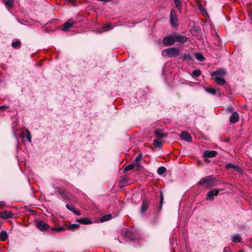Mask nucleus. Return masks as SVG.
Here are the masks:
<instances>
[{
    "label": "nucleus",
    "mask_w": 252,
    "mask_h": 252,
    "mask_svg": "<svg viewBox=\"0 0 252 252\" xmlns=\"http://www.w3.org/2000/svg\"><path fill=\"white\" fill-rule=\"evenodd\" d=\"M217 181V180L212 176H208L201 179L197 184L203 186L205 188H209L216 186Z\"/></svg>",
    "instance_id": "f257e3e1"
},
{
    "label": "nucleus",
    "mask_w": 252,
    "mask_h": 252,
    "mask_svg": "<svg viewBox=\"0 0 252 252\" xmlns=\"http://www.w3.org/2000/svg\"><path fill=\"white\" fill-rule=\"evenodd\" d=\"M180 54V51L175 47L168 48L164 49L162 52V55L163 57L168 56L169 58L176 57Z\"/></svg>",
    "instance_id": "f03ea898"
},
{
    "label": "nucleus",
    "mask_w": 252,
    "mask_h": 252,
    "mask_svg": "<svg viewBox=\"0 0 252 252\" xmlns=\"http://www.w3.org/2000/svg\"><path fill=\"white\" fill-rule=\"evenodd\" d=\"M122 235L126 239L130 241L134 240L137 238L135 234L127 228H124L122 230Z\"/></svg>",
    "instance_id": "7ed1b4c3"
},
{
    "label": "nucleus",
    "mask_w": 252,
    "mask_h": 252,
    "mask_svg": "<svg viewBox=\"0 0 252 252\" xmlns=\"http://www.w3.org/2000/svg\"><path fill=\"white\" fill-rule=\"evenodd\" d=\"M170 21L172 27H176L178 25V18L174 9H172L170 14Z\"/></svg>",
    "instance_id": "20e7f679"
},
{
    "label": "nucleus",
    "mask_w": 252,
    "mask_h": 252,
    "mask_svg": "<svg viewBox=\"0 0 252 252\" xmlns=\"http://www.w3.org/2000/svg\"><path fill=\"white\" fill-rule=\"evenodd\" d=\"M163 44L166 46H171L175 43L174 34L165 37L162 40Z\"/></svg>",
    "instance_id": "39448f33"
},
{
    "label": "nucleus",
    "mask_w": 252,
    "mask_h": 252,
    "mask_svg": "<svg viewBox=\"0 0 252 252\" xmlns=\"http://www.w3.org/2000/svg\"><path fill=\"white\" fill-rule=\"evenodd\" d=\"M55 189L56 192L62 196L63 200L68 199V192L66 189H63L60 187L56 188Z\"/></svg>",
    "instance_id": "423d86ee"
},
{
    "label": "nucleus",
    "mask_w": 252,
    "mask_h": 252,
    "mask_svg": "<svg viewBox=\"0 0 252 252\" xmlns=\"http://www.w3.org/2000/svg\"><path fill=\"white\" fill-rule=\"evenodd\" d=\"M174 36L175 42H177L183 44L186 43L188 40L187 37L185 35H180L178 33L174 34Z\"/></svg>",
    "instance_id": "0eeeda50"
},
{
    "label": "nucleus",
    "mask_w": 252,
    "mask_h": 252,
    "mask_svg": "<svg viewBox=\"0 0 252 252\" xmlns=\"http://www.w3.org/2000/svg\"><path fill=\"white\" fill-rule=\"evenodd\" d=\"M76 23V21H73L71 19L68 20L63 25L62 30L63 31H68L69 29L73 27V26Z\"/></svg>",
    "instance_id": "6e6552de"
},
{
    "label": "nucleus",
    "mask_w": 252,
    "mask_h": 252,
    "mask_svg": "<svg viewBox=\"0 0 252 252\" xmlns=\"http://www.w3.org/2000/svg\"><path fill=\"white\" fill-rule=\"evenodd\" d=\"M36 226L41 231H45L49 228V225L43 220H38L37 222Z\"/></svg>",
    "instance_id": "1a4fd4ad"
},
{
    "label": "nucleus",
    "mask_w": 252,
    "mask_h": 252,
    "mask_svg": "<svg viewBox=\"0 0 252 252\" xmlns=\"http://www.w3.org/2000/svg\"><path fill=\"white\" fill-rule=\"evenodd\" d=\"M218 155V153L214 150H205L203 154V158H214Z\"/></svg>",
    "instance_id": "9d476101"
},
{
    "label": "nucleus",
    "mask_w": 252,
    "mask_h": 252,
    "mask_svg": "<svg viewBox=\"0 0 252 252\" xmlns=\"http://www.w3.org/2000/svg\"><path fill=\"white\" fill-rule=\"evenodd\" d=\"M13 216V214L7 211H4L0 213V218L2 219H7L12 218Z\"/></svg>",
    "instance_id": "9b49d317"
},
{
    "label": "nucleus",
    "mask_w": 252,
    "mask_h": 252,
    "mask_svg": "<svg viewBox=\"0 0 252 252\" xmlns=\"http://www.w3.org/2000/svg\"><path fill=\"white\" fill-rule=\"evenodd\" d=\"M181 138L188 142H191L192 141V137L191 135L186 131H183L181 133Z\"/></svg>",
    "instance_id": "f8f14e48"
},
{
    "label": "nucleus",
    "mask_w": 252,
    "mask_h": 252,
    "mask_svg": "<svg viewBox=\"0 0 252 252\" xmlns=\"http://www.w3.org/2000/svg\"><path fill=\"white\" fill-rule=\"evenodd\" d=\"M226 73V70L224 69H219L216 71L212 72L211 74L212 77L219 76H223Z\"/></svg>",
    "instance_id": "ddd939ff"
},
{
    "label": "nucleus",
    "mask_w": 252,
    "mask_h": 252,
    "mask_svg": "<svg viewBox=\"0 0 252 252\" xmlns=\"http://www.w3.org/2000/svg\"><path fill=\"white\" fill-rule=\"evenodd\" d=\"M221 190L220 189H214L211 190L207 193V196L210 200H213L214 199L213 196H217L219 192Z\"/></svg>",
    "instance_id": "4468645a"
},
{
    "label": "nucleus",
    "mask_w": 252,
    "mask_h": 252,
    "mask_svg": "<svg viewBox=\"0 0 252 252\" xmlns=\"http://www.w3.org/2000/svg\"><path fill=\"white\" fill-rule=\"evenodd\" d=\"M149 206V201L147 200H143L140 209L141 214L143 215L144 214V213L148 208Z\"/></svg>",
    "instance_id": "2eb2a0df"
},
{
    "label": "nucleus",
    "mask_w": 252,
    "mask_h": 252,
    "mask_svg": "<svg viewBox=\"0 0 252 252\" xmlns=\"http://www.w3.org/2000/svg\"><path fill=\"white\" fill-rule=\"evenodd\" d=\"M180 59L184 61L190 62L192 60L191 55L189 53H184L181 55Z\"/></svg>",
    "instance_id": "dca6fc26"
},
{
    "label": "nucleus",
    "mask_w": 252,
    "mask_h": 252,
    "mask_svg": "<svg viewBox=\"0 0 252 252\" xmlns=\"http://www.w3.org/2000/svg\"><path fill=\"white\" fill-rule=\"evenodd\" d=\"M155 136L158 139L161 140L162 138L166 136V135L163 132L162 130L157 129L154 131Z\"/></svg>",
    "instance_id": "f3484780"
},
{
    "label": "nucleus",
    "mask_w": 252,
    "mask_h": 252,
    "mask_svg": "<svg viewBox=\"0 0 252 252\" xmlns=\"http://www.w3.org/2000/svg\"><path fill=\"white\" fill-rule=\"evenodd\" d=\"M239 117L238 114L236 112H233L229 118V122L231 124H234L239 120Z\"/></svg>",
    "instance_id": "a211bd4d"
},
{
    "label": "nucleus",
    "mask_w": 252,
    "mask_h": 252,
    "mask_svg": "<svg viewBox=\"0 0 252 252\" xmlns=\"http://www.w3.org/2000/svg\"><path fill=\"white\" fill-rule=\"evenodd\" d=\"M76 221L83 224H89L92 223L90 220L87 218H82L77 219Z\"/></svg>",
    "instance_id": "6ab92c4d"
},
{
    "label": "nucleus",
    "mask_w": 252,
    "mask_h": 252,
    "mask_svg": "<svg viewBox=\"0 0 252 252\" xmlns=\"http://www.w3.org/2000/svg\"><path fill=\"white\" fill-rule=\"evenodd\" d=\"M226 167L227 169H229L231 168H234L236 171L241 172L242 169L238 165H233V164L231 163H229L226 165Z\"/></svg>",
    "instance_id": "aec40b11"
},
{
    "label": "nucleus",
    "mask_w": 252,
    "mask_h": 252,
    "mask_svg": "<svg viewBox=\"0 0 252 252\" xmlns=\"http://www.w3.org/2000/svg\"><path fill=\"white\" fill-rule=\"evenodd\" d=\"M213 79L215 80L216 82L220 85H222L226 83L225 79L221 78L219 76H216Z\"/></svg>",
    "instance_id": "412c9836"
},
{
    "label": "nucleus",
    "mask_w": 252,
    "mask_h": 252,
    "mask_svg": "<svg viewBox=\"0 0 252 252\" xmlns=\"http://www.w3.org/2000/svg\"><path fill=\"white\" fill-rule=\"evenodd\" d=\"M8 239L7 232L5 230H2L0 233V240L5 241Z\"/></svg>",
    "instance_id": "4be33fe9"
},
{
    "label": "nucleus",
    "mask_w": 252,
    "mask_h": 252,
    "mask_svg": "<svg viewBox=\"0 0 252 252\" xmlns=\"http://www.w3.org/2000/svg\"><path fill=\"white\" fill-rule=\"evenodd\" d=\"M162 143V141L159 139H155L153 141V145L156 148H160Z\"/></svg>",
    "instance_id": "5701e85b"
},
{
    "label": "nucleus",
    "mask_w": 252,
    "mask_h": 252,
    "mask_svg": "<svg viewBox=\"0 0 252 252\" xmlns=\"http://www.w3.org/2000/svg\"><path fill=\"white\" fill-rule=\"evenodd\" d=\"M112 219V216L111 214H107L101 217L100 220L101 222L109 220Z\"/></svg>",
    "instance_id": "b1692460"
},
{
    "label": "nucleus",
    "mask_w": 252,
    "mask_h": 252,
    "mask_svg": "<svg viewBox=\"0 0 252 252\" xmlns=\"http://www.w3.org/2000/svg\"><path fill=\"white\" fill-rule=\"evenodd\" d=\"M242 238L241 236L239 234H236L232 237V241L233 242H241Z\"/></svg>",
    "instance_id": "393cba45"
},
{
    "label": "nucleus",
    "mask_w": 252,
    "mask_h": 252,
    "mask_svg": "<svg viewBox=\"0 0 252 252\" xmlns=\"http://www.w3.org/2000/svg\"><path fill=\"white\" fill-rule=\"evenodd\" d=\"M196 59L199 61H203L205 60L204 57L200 53H197L195 55Z\"/></svg>",
    "instance_id": "a878e982"
},
{
    "label": "nucleus",
    "mask_w": 252,
    "mask_h": 252,
    "mask_svg": "<svg viewBox=\"0 0 252 252\" xmlns=\"http://www.w3.org/2000/svg\"><path fill=\"white\" fill-rule=\"evenodd\" d=\"M176 7L179 10L182 9V5L180 0H174Z\"/></svg>",
    "instance_id": "bb28decb"
},
{
    "label": "nucleus",
    "mask_w": 252,
    "mask_h": 252,
    "mask_svg": "<svg viewBox=\"0 0 252 252\" xmlns=\"http://www.w3.org/2000/svg\"><path fill=\"white\" fill-rule=\"evenodd\" d=\"M79 227V225L77 224H72L66 226V228L69 230H74L77 229Z\"/></svg>",
    "instance_id": "cd10ccee"
},
{
    "label": "nucleus",
    "mask_w": 252,
    "mask_h": 252,
    "mask_svg": "<svg viewBox=\"0 0 252 252\" xmlns=\"http://www.w3.org/2000/svg\"><path fill=\"white\" fill-rule=\"evenodd\" d=\"M65 230V228L63 227V226H61V227H52L50 229L51 231H56V232H61V231H64Z\"/></svg>",
    "instance_id": "c85d7f7f"
},
{
    "label": "nucleus",
    "mask_w": 252,
    "mask_h": 252,
    "mask_svg": "<svg viewBox=\"0 0 252 252\" xmlns=\"http://www.w3.org/2000/svg\"><path fill=\"white\" fill-rule=\"evenodd\" d=\"M205 91L209 94H215L217 93L216 90L214 88H205Z\"/></svg>",
    "instance_id": "c756f323"
},
{
    "label": "nucleus",
    "mask_w": 252,
    "mask_h": 252,
    "mask_svg": "<svg viewBox=\"0 0 252 252\" xmlns=\"http://www.w3.org/2000/svg\"><path fill=\"white\" fill-rule=\"evenodd\" d=\"M166 171V169L165 167H164V166H160L158 168L157 172L159 175H162L164 172H165Z\"/></svg>",
    "instance_id": "7c9ffc66"
},
{
    "label": "nucleus",
    "mask_w": 252,
    "mask_h": 252,
    "mask_svg": "<svg viewBox=\"0 0 252 252\" xmlns=\"http://www.w3.org/2000/svg\"><path fill=\"white\" fill-rule=\"evenodd\" d=\"M5 4L9 7H11L13 6V0H3Z\"/></svg>",
    "instance_id": "2f4dec72"
},
{
    "label": "nucleus",
    "mask_w": 252,
    "mask_h": 252,
    "mask_svg": "<svg viewBox=\"0 0 252 252\" xmlns=\"http://www.w3.org/2000/svg\"><path fill=\"white\" fill-rule=\"evenodd\" d=\"M201 73V71L199 69H195L192 72V75L194 77H198Z\"/></svg>",
    "instance_id": "473e14b6"
},
{
    "label": "nucleus",
    "mask_w": 252,
    "mask_h": 252,
    "mask_svg": "<svg viewBox=\"0 0 252 252\" xmlns=\"http://www.w3.org/2000/svg\"><path fill=\"white\" fill-rule=\"evenodd\" d=\"M135 164H130L126 166L124 168V171H127L134 168Z\"/></svg>",
    "instance_id": "72a5a7b5"
},
{
    "label": "nucleus",
    "mask_w": 252,
    "mask_h": 252,
    "mask_svg": "<svg viewBox=\"0 0 252 252\" xmlns=\"http://www.w3.org/2000/svg\"><path fill=\"white\" fill-rule=\"evenodd\" d=\"M26 138H27V140L29 142H31L32 135H31L30 131L28 129H26Z\"/></svg>",
    "instance_id": "f704fd0d"
},
{
    "label": "nucleus",
    "mask_w": 252,
    "mask_h": 252,
    "mask_svg": "<svg viewBox=\"0 0 252 252\" xmlns=\"http://www.w3.org/2000/svg\"><path fill=\"white\" fill-rule=\"evenodd\" d=\"M103 29H104V31L110 30L112 29V27L111 24L110 23H107L103 26Z\"/></svg>",
    "instance_id": "c9c22d12"
},
{
    "label": "nucleus",
    "mask_w": 252,
    "mask_h": 252,
    "mask_svg": "<svg viewBox=\"0 0 252 252\" xmlns=\"http://www.w3.org/2000/svg\"><path fill=\"white\" fill-rule=\"evenodd\" d=\"M21 44V42L20 41H16L15 42H13L12 43V46L13 48H16L19 47Z\"/></svg>",
    "instance_id": "e433bc0d"
},
{
    "label": "nucleus",
    "mask_w": 252,
    "mask_h": 252,
    "mask_svg": "<svg viewBox=\"0 0 252 252\" xmlns=\"http://www.w3.org/2000/svg\"><path fill=\"white\" fill-rule=\"evenodd\" d=\"M66 207L70 211L73 212L74 209L75 208L74 206L69 204H66Z\"/></svg>",
    "instance_id": "4c0bfd02"
},
{
    "label": "nucleus",
    "mask_w": 252,
    "mask_h": 252,
    "mask_svg": "<svg viewBox=\"0 0 252 252\" xmlns=\"http://www.w3.org/2000/svg\"><path fill=\"white\" fill-rule=\"evenodd\" d=\"M160 209L161 208V206H162V203H163V193L160 192Z\"/></svg>",
    "instance_id": "58836bf2"
},
{
    "label": "nucleus",
    "mask_w": 252,
    "mask_h": 252,
    "mask_svg": "<svg viewBox=\"0 0 252 252\" xmlns=\"http://www.w3.org/2000/svg\"><path fill=\"white\" fill-rule=\"evenodd\" d=\"M75 215L79 216L81 215V212L79 210H77L76 208L74 209L73 211L72 212Z\"/></svg>",
    "instance_id": "ea45409f"
},
{
    "label": "nucleus",
    "mask_w": 252,
    "mask_h": 252,
    "mask_svg": "<svg viewBox=\"0 0 252 252\" xmlns=\"http://www.w3.org/2000/svg\"><path fill=\"white\" fill-rule=\"evenodd\" d=\"M8 108V106L7 105H5L1 106H0V110L4 111V110H6Z\"/></svg>",
    "instance_id": "a19ab883"
},
{
    "label": "nucleus",
    "mask_w": 252,
    "mask_h": 252,
    "mask_svg": "<svg viewBox=\"0 0 252 252\" xmlns=\"http://www.w3.org/2000/svg\"><path fill=\"white\" fill-rule=\"evenodd\" d=\"M5 206V203L4 201H0V208L3 209Z\"/></svg>",
    "instance_id": "79ce46f5"
},
{
    "label": "nucleus",
    "mask_w": 252,
    "mask_h": 252,
    "mask_svg": "<svg viewBox=\"0 0 252 252\" xmlns=\"http://www.w3.org/2000/svg\"><path fill=\"white\" fill-rule=\"evenodd\" d=\"M227 111L228 112H232L234 111V108L232 106H229L227 108Z\"/></svg>",
    "instance_id": "37998d69"
},
{
    "label": "nucleus",
    "mask_w": 252,
    "mask_h": 252,
    "mask_svg": "<svg viewBox=\"0 0 252 252\" xmlns=\"http://www.w3.org/2000/svg\"><path fill=\"white\" fill-rule=\"evenodd\" d=\"M203 160H204V161L205 162V163H210V162H211V161L209 160V158H203Z\"/></svg>",
    "instance_id": "c03bdc74"
},
{
    "label": "nucleus",
    "mask_w": 252,
    "mask_h": 252,
    "mask_svg": "<svg viewBox=\"0 0 252 252\" xmlns=\"http://www.w3.org/2000/svg\"><path fill=\"white\" fill-rule=\"evenodd\" d=\"M135 158H142V153H139Z\"/></svg>",
    "instance_id": "a18cd8bd"
},
{
    "label": "nucleus",
    "mask_w": 252,
    "mask_h": 252,
    "mask_svg": "<svg viewBox=\"0 0 252 252\" xmlns=\"http://www.w3.org/2000/svg\"><path fill=\"white\" fill-rule=\"evenodd\" d=\"M25 133L24 132H22V133H21L20 134V137L21 138H25Z\"/></svg>",
    "instance_id": "49530a36"
},
{
    "label": "nucleus",
    "mask_w": 252,
    "mask_h": 252,
    "mask_svg": "<svg viewBox=\"0 0 252 252\" xmlns=\"http://www.w3.org/2000/svg\"><path fill=\"white\" fill-rule=\"evenodd\" d=\"M68 2L70 3H73L75 0H66Z\"/></svg>",
    "instance_id": "de8ad7c7"
},
{
    "label": "nucleus",
    "mask_w": 252,
    "mask_h": 252,
    "mask_svg": "<svg viewBox=\"0 0 252 252\" xmlns=\"http://www.w3.org/2000/svg\"><path fill=\"white\" fill-rule=\"evenodd\" d=\"M200 9L202 11H205L206 10L204 8H200Z\"/></svg>",
    "instance_id": "09e8293b"
},
{
    "label": "nucleus",
    "mask_w": 252,
    "mask_h": 252,
    "mask_svg": "<svg viewBox=\"0 0 252 252\" xmlns=\"http://www.w3.org/2000/svg\"><path fill=\"white\" fill-rule=\"evenodd\" d=\"M141 159H142V158H136V161H137V162H138V161H140Z\"/></svg>",
    "instance_id": "8fccbe9b"
}]
</instances>
